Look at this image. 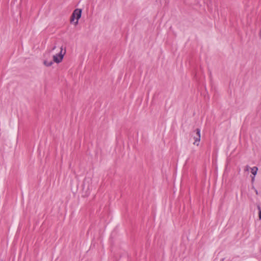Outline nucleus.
<instances>
[{"label":"nucleus","mask_w":261,"mask_h":261,"mask_svg":"<svg viewBox=\"0 0 261 261\" xmlns=\"http://www.w3.org/2000/svg\"><path fill=\"white\" fill-rule=\"evenodd\" d=\"M82 15V9H77L73 12L70 21L74 25H76L78 23V20L81 17Z\"/></svg>","instance_id":"f257e3e1"},{"label":"nucleus","mask_w":261,"mask_h":261,"mask_svg":"<svg viewBox=\"0 0 261 261\" xmlns=\"http://www.w3.org/2000/svg\"><path fill=\"white\" fill-rule=\"evenodd\" d=\"M60 49V53L53 56V61L57 63H59L62 61L65 54V51H63V46H61Z\"/></svg>","instance_id":"f03ea898"},{"label":"nucleus","mask_w":261,"mask_h":261,"mask_svg":"<svg viewBox=\"0 0 261 261\" xmlns=\"http://www.w3.org/2000/svg\"><path fill=\"white\" fill-rule=\"evenodd\" d=\"M196 132L197 136L194 138L195 140L194 144L196 145V146H198L199 143L200 141V129L199 128H197L196 129Z\"/></svg>","instance_id":"7ed1b4c3"},{"label":"nucleus","mask_w":261,"mask_h":261,"mask_svg":"<svg viewBox=\"0 0 261 261\" xmlns=\"http://www.w3.org/2000/svg\"><path fill=\"white\" fill-rule=\"evenodd\" d=\"M250 169H251V172L254 175V176L252 178V180H253L254 179L255 176L257 174L258 168L256 167H253L252 168H251Z\"/></svg>","instance_id":"20e7f679"},{"label":"nucleus","mask_w":261,"mask_h":261,"mask_svg":"<svg viewBox=\"0 0 261 261\" xmlns=\"http://www.w3.org/2000/svg\"><path fill=\"white\" fill-rule=\"evenodd\" d=\"M43 64L46 66L49 67L53 65V62L51 61H48L47 60H44L43 61Z\"/></svg>","instance_id":"39448f33"},{"label":"nucleus","mask_w":261,"mask_h":261,"mask_svg":"<svg viewBox=\"0 0 261 261\" xmlns=\"http://www.w3.org/2000/svg\"><path fill=\"white\" fill-rule=\"evenodd\" d=\"M257 208H258V210L259 211V212H258L259 219V220H261V208H260L259 206H257Z\"/></svg>","instance_id":"423d86ee"},{"label":"nucleus","mask_w":261,"mask_h":261,"mask_svg":"<svg viewBox=\"0 0 261 261\" xmlns=\"http://www.w3.org/2000/svg\"><path fill=\"white\" fill-rule=\"evenodd\" d=\"M251 168L249 167V166H246L245 167V170L246 171H248L249 169H250Z\"/></svg>","instance_id":"0eeeda50"},{"label":"nucleus","mask_w":261,"mask_h":261,"mask_svg":"<svg viewBox=\"0 0 261 261\" xmlns=\"http://www.w3.org/2000/svg\"><path fill=\"white\" fill-rule=\"evenodd\" d=\"M55 48H56V46H54V47H53V48H52V50H54Z\"/></svg>","instance_id":"6e6552de"},{"label":"nucleus","mask_w":261,"mask_h":261,"mask_svg":"<svg viewBox=\"0 0 261 261\" xmlns=\"http://www.w3.org/2000/svg\"><path fill=\"white\" fill-rule=\"evenodd\" d=\"M259 36H260V37H261V30H260V32H259Z\"/></svg>","instance_id":"1a4fd4ad"}]
</instances>
